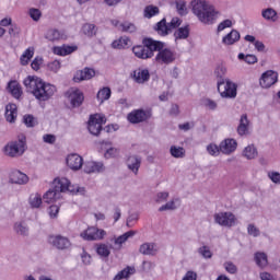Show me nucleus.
I'll use <instances>...</instances> for the list:
<instances>
[{"mask_svg": "<svg viewBox=\"0 0 280 280\" xmlns=\"http://www.w3.org/2000/svg\"><path fill=\"white\" fill-rule=\"evenodd\" d=\"M23 84L27 93L35 96L38 102H49L56 94V85L45 82L38 77L28 75L24 79Z\"/></svg>", "mask_w": 280, "mask_h": 280, "instance_id": "nucleus-1", "label": "nucleus"}, {"mask_svg": "<svg viewBox=\"0 0 280 280\" xmlns=\"http://www.w3.org/2000/svg\"><path fill=\"white\" fill-rule=\"evenodd\" d=\"M192 13L205 25H213L218 19V11L207 0H192Z\"/></svg>", "mask_w": 280, "mask_h": 280, "instance_id": "nucleus-2", "label": "nucleus"}, {"mask_svg": "<svg viewBox=\"0 0 280 280\" xmlns=\"http://www.w3.org/2000/svg\"><path fill=\"white\" fill-rule=\"evenodd\" d=\"M65 191H70V194H73L75 191V186L71 185V182L66 177H57L54 179V188L46 191L43 199L45 202L50 205V202L60 200V194H63Z\"/></svg>", "mask_w": 280, "mask_h": 280, "instance_id": "nucleus-3", "label": "nucleus"}, {"mask_svg": "<svg viewBox=\"0 0 280 280\" xmlns=\"http://www.w3.org/2000/svg\"><path fill=\"white\" fill-rule=\"evenodd\" d=\"M161 47H163L161 40L153 39L152 37H144L142 39V45L132 47V54L140 60H150V58H154V51H158Z\"/></svg>", "mask_w": 280, "mask_h": 280, "instance_id": "nucleus-4", "label": "nucleus"}, {"mask_svg": "<svg viewBox=\"0 0 280 280\" xmlns=\"http://www.w3.org/2000/svg\"><path fill=\"white\" fill-rule=\"evenodd\" d=\"M25 150H27V138L21 133L18 136V140L11 141L4 147V154L11 159H16L23 156Z\"/></svg>", "mask_w": 280, "mask_h": 280, "instance_id": "nucleus-5", "label": "nucleus"}, {"mask_svg": "<svg viewBox=\"0 0 280 280\" xmlns=\"http://www.w3.org/2000/svg\"><path fill=\"white\" fill-rule=\"evenodd\" d=\"M162 47L158 51L155 56V62L158 65H172V62L176 61V52L170 48H165V43L161 42Z\"/></svg>", "mask_w": 280, "mask_h": 280, "instance_id": "nucleus-6", "label": "nucleus"}, {"mask_svg": "<svg viewBox=\"0 0 280 280\" xmlns=\"http://www.w3.org/2000/svg\"><path fill=\"white\" fill-rule=\"evenodd\" d=\"M102 124H104V117L100 116V114L91 115L88 122L89 132L94 137H100L103 132L108 135V131L102 128Z\"/></svg>", "mask_w": 280, "mask_h": 280, "instance_id": "nucleus-7", "label": "nucleus"}, {"mask_svg": "<svg viewBox=\"0 0 280 280\" xmlns=\"http://www.w3.org/2000/svg\"><path fill=\"white\" fill-rule=\"evenodd\" d=\"M217 89L225 100H235L237 97V85L231 80H226L223 85H217Z\"/></svg>", "mask_w": 280, "mask_h": 280, "instance_id": "nucleus-8", "label": "nucleus"}, {"mask_svg": "<svg viewBox=\"0 0 280 280\" xmlns=\"http://www.w3.org/2000/svg\"><path fill=\"white\" fill-rule=\"evenodd\" d=\"M48 244L57 248V250H69V248H71V241L62 235L48 236Z\"/></svg>", "mask_w": 280, "mask_h": 280, "instance_id": "nucleus-9", "label": "nucleus"}, {"mask_svg": "<svg viewBox=\"0 0 280 280\" xmlns=\"http://www.w3.org/2000/svg\"><path fill=\"white\" fill-rule=\"evenodd\" d=\"M235 214L233 212H218L214 213V222L219 224V226H226L231 229V226H235Z\"/></svg>", "mask_w": 280, "mask_h": 280, "instance_id": "nucleus-10", "label": "nucleus"}, {"mask_svg": "<svg viewBox=\"0 0 280 280\" xmlns=\"http://www.w3.org/2000/svg\"><path fill=\"white\" fill-rule=\"evenodd\" d=\"M150 117H152V114L149 110L133 109L127 115V120L129 124H143V121H148Z\"/></svg>", "mask_w": 280, "mask_h": 280, "instance_id": "nucleus-11", "label": "nucleus"}, {"mask_svg": "<svg viewBox=\"0 0 280 280\" xmlns=\"http://www.w3.org/2000/svg\"><path fill=\"white\" fill-rule=\"evenodd\" d=\"M106 236V231L100 230L95 226L88 228L81 233V237L88 242H95L97 240H104Z\"/></svg>", "mask_w": 280, "mask_h": 280, "instance_id": "nucleus-12", "label": "nucleus"}, {"mask_svg": "<svg viewBox=\"0 0 280 280\" xmlns=\"http://www.w3.org/2000/svg\"><path fill=\"white\" fill-rule=\"evenodd\" d=\"M279 80V73L268 70L262 73L259 84L262 89H270L273 84H277Z\"/></svg>", "mask_w": 280, "mask_h": 280, "instance_id": "nucleus-13", "label": "nucleus"}, {"mask_svg": "<svg viewBox=\"0 0 280 280\" xmlns=\"http://www.w3.org/2000/svg\"><path fill=\"white\" fill-rule=\"evenodd\" d=\"M110 23L114 27H117L118 32L125 34H135L137 32V25L130 21L119 22V20H112Z\"/></svg>", "mask_w": 280, "mask_h": 280, "instance_id": "nucleus-14", "label": "nucleus"}, {"mask_svg": "<svg viewBox=\"0 0 280 280\" xmlns=\"http://www.w3.org/2000/svg\"><path fill=\"white\" fill-rule=\"evenodd\" d=\"M236 132L240 137H248V135H250V120H248V115L243 114L241 116Z\"/></svg>", "mask_w": 280, "mask_h": 280, "instance_id": "nucleus-15", "label": "nucleus"}, {"mask_svg": "<svg viewBox=\"0 0 280 280\" xmlns=\"http://www.w3.org/2000/svg\"><path fill=\"white\" fill-rule=\"evenodd\" d=\"M66 163L70 170L73 172H78V170H82V165H84V160L77 153H72L68 155Z\"/></svg>", "mask_w": 280, "mask_h": 280, "instance_id": "nucleus-16", "label": "nucleus"}, {"mask_svg": "<svg viewBox=\"0 0 280 280\" xmlns=\"http://www.w3.org/2000/svg\"><path fill=\"white\" fill-rule=\"evenodd\" d=\"M93 78H95V70L93 68H84L74 73L73 81L84 82L85 80H93Z\"/></svg>", "mask_w": 280, "mask_h": 280, "instance_id": "nucleus-17", "label": "nucleus"}, {"mask_svg": "<svg viewBox=\"0 0 280 280\" xmlns=\"http://www.w3.org/2000/svg\"><path fill=\"white\" fill-rule=\"evenodd\" d=\"M237 150V141L233 138H228L220 143L222 154H233Z\"/></svg>", "mask_w": 280, "mask_h": 280, "instance_id": "nucleus-18", "label": "nucleus"}, {"mask_svg": "<svg viewBox=\"0 0 280 280\" xmlns=\"http://www.w3.org/2000/svg\"><path fill=\"white\" fill-rule=\"evenodd\" d=\"M10 183L13 185H27V183H30V177L27 174L15 170L10 174Z\"/></svg>", "mask_w": 280, "mask_h": 280, "instance_id": "nucleus-19", "label": "nucleus"}, {"mask_svg": "<svg viewBox=\"0 0 280 280\" xmlns=\"http://www.w3.org/2000/svg\"><path fill=\"white\" fill-rule=\"evenodd\" d=\"M68 100L72 108H80L84 102V93L80 90L71 91L68 95Z\"/></svg>", "mask_w": 280, "mask_h": 280, "instance_id": "nucleus-20", "label": "nucleus"}, {"mask_svg": "<svg viewBox=\"0 0 280 280\" xmlns=\"http://www.w3.org/2000/svg\"><path fill=\"white\" fill-rule=\"evenodd\" d=\"M131 78L137 84H145L150 80V70L139 68L131 73Z\"/></svg>", "mask_w": 280, "mask_h": 280, "instance_id": "nucleus-21", "label": "nucleus"}, {"mask_svg": "<svg viewBox=\"0 0 280 280\" xmlns=\"http://www.w3.org/2000/svg\"><path fill=\"white\" fill-rule=\"evenodd\" d=\"M106 170L103 162H88L84 165L85 174H100Z\"/></svg>", "mask_w": 280, "mask_h": 280, "instance_id": "nucleus-22", "label": "nucleus"}, {"mask_svg": "<svg viewBox=\"0 0 280 280\" xmlns=\"http://www.w3.org/2000/svg\"><path fill=\"white\" fill-rule=\"evenodd\" d=\"M141 156L139 155H130L127 159V167L128 170H130V172H132L135 174V176H137V174H139V170L141 167Z\"/></svg>", "mask_w": 280, "mask_h": 280, "instance_id": "nucleus-23", "label": "nucleus"}, {"mask_svg": "<svg viewBox=\"0 0 280 280\" xmlns=\"http://www.w3.org/2000/svg\"><path fill=\"white\" fill-rule=\"evenodd\" d=\"M8 91L15 100H20L21 95H23L21 84L16 80L10 81L8 83Z\"/></svg>", "mask_w": 280, "mask_h": 280, "instance_id": "nucleus-24", "label": "nucleus"}, {"mask_svg": "<svg viewBox=\"0 0 280 280\" xmlns=\"http://www.w3.org/2000/svg\"><path fill=\"white\" fill-rule=\"evenodd\" d=\"M214 75L217 78V86H222L224 84V82H226V80H230V79H226L225 75H226V67H224L223 65L221 66H218L214 70Z\"/></svg>", "mask_w": 280, "mask_h": 280, "instance_id": "nucleus-25", "label": "nucleus"}, {"mask_svg": "<svg viewBox=\"0 0 280 280\" xmlns=\"http://www.w3.org/2000/svg\"><path fill=\"white\" fill-rule=\"evenodd\" d=\"M4 115H5L7 121H9L10 124H14V121H16V115H18L16 104L9 103L5 106V114Z\"/></svg>", "mask_w": 280, "mask_h": 280, "instance_id": "nucleus-26", "label": "nucleus"}, {"mask_svg": "<svg viewBox=\"0 0 280 280\" xmlns=\"http://www.w3.org/2000/svg\"><path fill=\"white\" fill-rule=\"evenodd\" d=\"M132 45L130 37L121 36L119 39H116L112 43L113 49H128Z\"/></svg>", "mask_w": 280, "mask_h": 280, "instance_id": "nucleus-27", "label": "nucleus"}, {"mask_svg": "<svg viewBox=\"0 0 280 280\" xmlns=\"http://www.w3.org/2000/svg\"><path fill=\"white\" fill-rule=\"evenodd\" d=\"M78 49V46H56L54 47L52 51L54 54H56L57 56H69V54H73V51H75Z\"/></svg>", "mask_w": 280, "mask_h": 280, "instance_id": "nucleus-28", "label": "nucleus"}, {"mask_svg": "<svg viewBox=\"0 0 280 280\" xmlns=\"http://www.w3.org/2000/svg\"><path fill=\"white\" fill-rule=\"evenodd\" d=\"M81 32L88 38H93L94 36H97V25L85 23L82 25Z\"/></svg>", "mask_w": 280, "mask_h": 280, "instance_id": "nucleus-29", "label": "nucleus"}, {"mask_svg": "<svg viewBox=\"0 0 280 280\" xmlns=\"http://www.w3.org/2000/svg\"><path fill=\"white\" fill-rule=\"evenodd\" d=\"M154 30L160 36H167V34L172 32L167 24V20L165 19H162L160 22H158Z\"/></svg>", "mask_w": 280, "mask_h": 280, "instance_id": "nucleus-30", "label": "nucleus"}, {"mask_svg": "<svg viewBox=\"0 0 280 280\" xmlns=\"http://www.w3.org/2000/svg\"><path fill=\"white\" fill-rule=\"evenodd\" d=\"M137 235L136 231H128L124 233L122 235L118 236L117 238H114V244L118 246V248H121L122 244H126L130 237H135Z\"/></svg>", "mask_w": 280, "mask_h": 280, "instance_id": "nucleus-31", "label": "nucleus"}, {"mask_svg": "<svg viewBox=\"0 0 280 280\" xmlns=\"http://www.w3.org/2000/svg\"><path fill=\"white\" fill-rule=\"evenodd\" d=\"M139 253L141 255H156V245L154 243H144L140 245Z\"/></svg>", "mask_w": 280, "mask_h": 280, "instance_id": "nucleus-32", "label": "nucleus"}, {"mask_svg": "<svg viewBox=\"0 0 280 280\" xmlns=\"http://www.w3.org/2000/svg\"><path fill=\"white\" fill-rule=\"evenodd\" d=\"M240 40V32L232 30L226 36L223 37L224 45H235Z\"/></svg>", "mask_w": 280, "mask_h": 280, "instance_id": "nucleus-33", "label": "nucleus"}, {"mask_svg": "<svg viewBox=\"0 0 280 280\" xmlns=\"http://www.w3.org/2000/svg\"><path fill=\"white\" fill-rule=\"evenodd\" d=\"M254 259L258 268H266V266H268V255L264 252H257L254 255Z\"/></svg>", "mask_w": 280, "mask_h": 280, "instance_id": "nucleus-34", "label": "nucleus"}, {"mask_svg": "<svg viewBox=\"0 0 280 280\" xmlns=\"http://www.w3.org/2000/svg\"><path fill=\"white\" fill-rule=\"evenodd\" d=\"M135 275V267H126L125 269H122L121 271H119L114 278L113 280H122V279H130V276Z\"/></svg>", "mask_w": 280, "mask_h": 280, "instance_id": "nucleus-35", "label": "nucleus"}, {"mask_svg": "<svg viewBox=\"0 0 280 280\" xmlns=\"http://www.w3.org/2000/svg\"><path fill=\"white\" fill-rule=\"evenodd\" d=\"M28 202L32 209H38L43 205V197L38 192L32 194L28 198Z\"/></svg>", "mask_w": 280, "mask_h": 280, "instance_id": "nucleus-36", "label": "nucleus"}, {"mask_svg": "<svg viewBox=\"0 0 280 280\" xmlns=\"http://www.w3.org/2000/svg\"><path fill=\"white\" fill-rule=\"evenodd\" d=\"M32 58H34V47H28L20 58L21 65L23 67L30 65V60H32Z\"/></svg>", "mask_w": 280, "mask_h": 280, "instance_id": "nucleus-37", "label": "nucleus"}, {"mask_svg": "<svg viewBox=\"0 0 280 280\" xmlns=\"http://www.w3.org/2000/svg\"><path fill=\"white\" fill-rule=\"evenodd\" d=\"M112 93L110 88H103L97 92L96 100H98L101 104H104L106 100H110Z\"/></svg>", "mask_w": 280, "mask_h": 280, "instance_id": "nucleus-38", "label": "nucleus"}, {"mask_svg": "<svg viewBox=\"0 0 280 280\" xmlns=\"http://www.w3.org/2000/svg\"><path fill=\"white\" fill-rule=\"evenodd\" d=\"M261 16L266 21H271L275 23L277 21V11L272 8H268L261 11Z\"/></svg>", "mask_w": 280, "mask_h": 280, "instance_id": "nucleus-39", "label": "nucleus"}, {"mask_svg": "<svg viewBox=\"0 0 280 280\" xmlns=\"http://www.w3.org/2000/svg\"><path fill=\"white\" fill-rule=\"evenodd\" d=\"M175 40H185L186 38H189V26L179 27L174 33Z\"/></svg>", "mask_w": 280, "mask_h": 280, "instance_id": "nucleus-40", "label": "nucleus"}, {"mask_svg": "<svg viewBox=\"0 0 280 280\" xmlns=\"http://www.w3.org/2000/svg\"><path fill=\"white\" fill-rule=\"evenodd\" d=\"M257 148H255L253 144L247 145L243 151V156H245V159H248L249 161L253 159H257Z\"/></svg>", "mask_w": 280, "mask_h": 280, "instance_id": "nucleus-41", "label": "nucleus"}, {"mask_svg": "<svg viewBox=\"0 0 280 280\" xmlns=\"http://www.w3.org/2000/svg\"><path fill=\"white\" fill-rule=\"evenodd\" d=\"M159 12H160L159 7L150 4L144 8L143 16L144 19H152V16H156Z\"/></svg>", "mask_w": 280, "mask_h": 280, "instance_id": "nucleus-42", "label": "nucleus"}, {"mask_svg": "<svg viewBox=\"0 0 280 280\" xmlns=\"http://www.w3.org/2000/svg\"><path fill=\"white\" fill-rule=\"evenodd\" d=\"M45 38L54 43V40H60V38H62V34L56 28H50L47 31Z\"/></svg>", "mask_w": 280, "mask_h": 280, "instance_id": "nucleus-43", "label": "nucleus"}, {"mask_svg": "<svg viewBox=\"0 0 280 280\" xmlns=\"http://www.w3.org/2000/svg\"><path fill=\"white\" fill-rule=\"evenodd\" d=\"M176 11L179 16H187V2L185 0L175 1Z\"/></svg>", "mask_w": 280, "mask_h": 280, "instance_id": "nucleus-44", "label": "nucleus"}, {"mask_svg": "<svg viewBox=\"0 0 280 280\" xmlns=\"http://www.w3.org/2000/svg\"><path fill=\"white\" fill-rule=\"evenodd\" d=\"M14 231L18 233V235H28L30 234V228H27V224L23 222H18L14 224Z\"/></svg>", "mask_w": 280, "mask_h": 280, "instance_id": "nucleus-45", "label": "nucleus"}, {"mask_svg": "<svg viewBox=\"0 0 280 280\" xmlns=\"http://www.w3.org/2000/svg\"><path fill=\"white\" fill-rule=\"evenodd\" d=\"M171 156L174 159H184L185 156V149L183 147L172 145L170 149Z\"/></svg>", "mask_w": 280, "mask_h": 280, "instance_id": "nucleus-46", "label": "nucleus"}, {"mask_svg": "<svg viewBox=\"0 0 280 280\" xmlns=\"http://www.w3.org/2000/svg\"><path fill=\"white\" fill-rule=\"evenodd\" d=\"M238 60H244L247 65H255L257 62V56L255 55H245L243 52L238 54Z\"/></svg>", "mask_w": 280, "mask_h": 280, "instance_id": "nucleus-47", "label": "nucleus"}, {"mask_svg": "<svg viewBox=\"0 0 280 280\" xmlns=\"http://www.w3.org/2000/svg\"><path fill=\"white\" fill-rule=\"evenodd\" d=\"M96 253L100 255V257H109L110 256V249L108 248V245L106 244H98L96 247Z\"/></svg>", "mask_w": 280, "mask_h": 280, "instance_id": "nucleus-48", "label": "nucleus"}, {"mask_svg": "<svg viewBox=\"0 0 280 280\" xmlns=\"http://www.w3.org/2000/svg\"><path fill=\"white\" fill-rule=\"evenodd\" d=\"M207 152L210 156H219L222 151L220 150V144L218 147V144L210 143L207 145Z\"/></svg>", "mask_w": 280, "mask_h": 280, "instance_id": "nucleus-49", "label": "nucleus"}, {"mask_svg": "<svg viewBox=\"0 0 280 280\" xmlns=\"http://www.w3.org/2000/svg\"><path fill=\"white\" fill-rule=\"evenodd\" d=\"M177 207H176V200H171L168 202H166L165 205L161 206L159 208V211L160 212H163V211H176Z\"/></svg>", "mask_w": 280, "mask_h": 280, "instance_id": "nucleus-50", "label": "nucleus"}, {"mask_svg": "<svg viewBox=\"0 0 280 280\" xmlns=\"http://www.w3.org/2000/svg\"><path fill=\"white\" fill-rule=\"evenodd\" d=\"M201 105H203L205 108H209V110H215L218 108V103L211 98H202Z\"/></svg>", "mask_w": 280, "mask_h": 280, "instance_id": "nucleus-51", "label": "nucleus"}, {"mask_svg": "<svg viewBox=\"0 0 280 280\" xmlns=\"http://www.w3.org/2000/svg\"><path fill=\"white\" fill-rule=\"evenodd\" d=\"M138 221H139V213L133 212L129 214V217L127 218L126 224L129 229H132V226L137 224Z\"/></svg>", "mask_w": 280, "mask_h": 280, "instance_id": "nucleus-52", "label": "nucleus"}, {"mask_svg": "<svg viewBox=\"0 0 280 280\" xmlns=\"http://www.w3.org/2000/svg\"><path fill=\"white\" fill-rule=\"evenodd\" d=\"M28 15L31 16L32 20L37 22V21H40V16H43V12H40V9L31 8L28 10Z\"/></svg>", "mask_w": 280, "mask_h": 280, "instance_id": "nucleus-53", "label": "nucleus"}, {"mask_svg": "<svg viewBox=\"0 0 280 280\" xmlns=\"http://www.w3.org/2000/svg\"><path fill=\"white\" fill-rule=\"evenodd\" d=\"M198 253L199 255L203 256L205 259H211V257H213V254L211 253L209 246L199 247Z\"/></svg>", "mask_w": 280, "mask_h": 280, "instance_id": "nucleus-54", "label": "nucleus"}, {"mask_svg": "<svg viewBox=\"0 0 280 280\" xmlns=\"http://www.w3.org/2000/svg\"><path fill=\"white\" fill-rule=\"evenodd\" d=\"M247 233L248 235H252V237H259V235H261V232L255 224H248Z\"/></svg>", "mask_w": 280, "mask_h": 280, "instance_id": "nucleus-55", "label": "nucleus"}, {"mask_svg": "<svg viewBox=\"0 0 280 280\" xmlns=\"http://www.w3.org/2000/svg\"><path fill=\"white\" fill-rule=\"evenodd\" d=\"M23 121L27 128H34L36 126V120L33 115H25Z\"/></svg>", "mask_w": 280, "mask_h": 280, "instance_id": "nucleus-56", "label": "nucleus"}, {"mask_svg": "<svg viewBox=\"0 0 280 280\" xmlns=\"http://www.w3.org/2000/svg\"><path fill=\"white\" fill-rule=\"evenodd\" d=\"M167 198H170V192L167 191L158 192L155 196V202H158L159 205L161 202H167Z\"/></svg>", "mask_w": 280, "mask_h": 280, "instance_id": "nucleus-57", "label": "nucleus"}, {"mask_svg": "<svg viewBox=\"0 0 280 280\" xmlns=\"http://www.w3.org/2000/svg\"><path fill=\"white\" fill-rule=\"evenodd\" d=\"M224 268L230 275H237V266L231 261L224 262Z\"/></svg>", "mask_w": 280, "mask_h": 280, "instance_id": "nucleus-58", "label": "nucleus"}, {"mask_svg": "<svg viewBox=\"0 0 280 280\" xmlns=\"http://www.w3.org/2000/svg\"><path fill=\"white\" fill-rule=\"evenodd\" d=\"M232 26H233V22L231 20H224L218 25V32H224L226 27H232Z\"/></svg>", "mask_w": 280, "mask_h": 280, "instance_id": "nucleus-59", "label": "nucleus"}, {"mask_svg": "<svg viewBox=\"0 0 280 280\" xmlns=\"http://www.w3.org/2000/svg\"><path fill=\"white\" fill-rule=\"evenodd\" d=\"M180 23H183L178 18H173L170 23H167L168 28L176 30V27H180Z\"/></svg>", "mask_w": 280, "mask_h": 280, "instance_id": "nucleus-60", "label": "nucleus"}, {"mask_svg": "<svg viewBox=\"0 0 280 280\" xmlns=\"http://www.w3.org/2000/svg\"><path fill=\"white\" fill-rule=\"evenodd\" d=\"M10 36H19L21 34V27L16 24H11L9 28Z\"/></svg>", "mask_w": 280, "mask_h": 280, "instance_id": "nucleus-61", "label": "nucleus"}, {"mask_svg": "<svg viewBox=\"0 0 280 280\" xmlns=\"http://www.w3.org/2000/svg\"><path fill=\"white\" fill-rule=\"evenodd\" d=\"M48 69L54 71V73H58L60 71V61L55 60L48 65Z\"/></svg>", "mask_w": 280, "mask_h": 280, "instance_id": "nucleus-62", "label": "nucleus"}, {"mask_svg": "<svg viewBox=\"0 0 280 280\" xmlns=\"http://www.w3.org/2000/svg\"><path fill=\"white\" fill-rule=\"evenodd\" d=\"M182 280H198V273L195 271H187Z\"/></svg>", "mask_w": 280, "mask_h": 280, "instance_id": "nucleus-63", "label": "nucleus"}, {"mask_svg": "<svg viewBox=\"0 0 280 280\" xmlns=\"http://www.w3.org/2000/svg\"><path fill=\"white\" fill-rule=\"evenodd\" d=\"M269 178H270V180H272V183H275L276 185H279V184H280V173H278V172L269 173Z\"/></svg>", "mask_w": 280, "mask_h": 280, "instance_id": "nucleus-64", "label": "nucleus"}]
</instances>
